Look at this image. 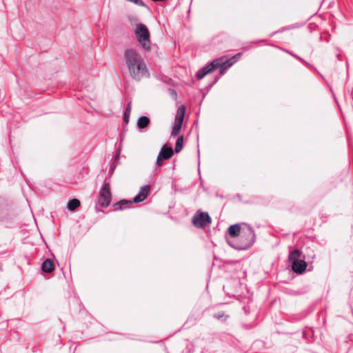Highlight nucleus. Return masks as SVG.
Here are the masks:
<instances>
[{
	"label": "nucleus",
	"instance_id": "nucleus-1",
	"mask_svg": "<svg viewBox=\"0 0 353 353\" xmlns=\"http://www.w3.org/2000/svg\"><path fill=\"white\" fill-rule=\"evenodd\" d=\"M124 59L131 77L140 81L149 77L150 73L141 55L135 50L130 48L124 52Z\"/></svg>",
	"mask_w": 353,
	"mask_h": 353
},
{
	"label": "nucleus",
	"instance_id": "nucleus-2",
	"mask_svg": "<svg viewBox=\"0 0 353 353\" xmlns=\"http://www.w3.org/2000/svg\"><path fill=\"white\" fill-rule=\"evenodd\" d=\"M241 54H237L236 55L232 57L229 59L225 60L224 57H221L219 59H215L212 61L209 65L205 67L201 68L196 72V77L198 79H201L206 74L211 73L216 68L220 69V73L224 74L225 71L232 66L234 63L236 61L237 57H239Z\"/></svg>",
	"mask_w": 353,
	"mask_h": 353
},
{
	"label": "nucleus",
	"instance_id": "nucleus-3",
	"mask_svg": "<svg viewBox=\"0 0 353 353\" xmlns=\"http://www.w3.org/2000/svg\"><path fill=\"white\" fill-rule=\"evenodd\" d=\"M241 54H237L236 55L232 57L229 59L225 60L224 57H221L219 59H215L212 61L209 65L205 67L201 68L196 72V77L198 79H201L206 74L211 73L216 68L220 69V73L224 74L225 71L232 66L234 63L236 61L237 57H239Z\"/></svg>",
	"mask_w": 353,
	"mask_h": 353
},
{
	"label": "nucleus",
	"instance_id": "nucleus-4",
	"mask_svg": "<svg viewBox=\"0 0 353 353\" xmlns=\"http://www.w3.org/2000/svg\"><path fill=\"white\" fill-rule=\"evenodd\" d=\"M228 234L231 237H236L239 234L241 238L245 237V241L239 247L241 250H247L251 247L254 241V232L249 228L245 232H241V227L239 224L230 225L228 228Z\"/></svg>",
	"mask_w": 353,
	"mask_h": 353
},
{
	"label": "nucleus",
	"instance_id": "nucleus-5",
	"mask_svg": "<svg viewBox=\"0 0 353 353\" xmlns=\"http://www.w3.org/2000/svg\"><path fill=\"white\" fill-rule=\"evenodd\" d=\"M136 39L140 46L145 50H150V33L145 24L137 23L134 30Z\"/></svg>",
	"mask_w": 353,
	"mask_h": 353
},
{
	"label": "nucleus",
	"instance_id": "nucleus-6",
	"mask_svg": "<svg viewBox=\"0 0 353 353\" xmlns=\"http://www.w3.org/2000/svg\"><path fill=\"white\" fill-rule=\"evenodd\" d=\"M150 190V185H144L141 188L138 194L134 198L133 201L121 200L114 204V210H123L126 208L129 205L132 203H137L144 201L148 196Z\"/></svg>",
	"mask_w": 353,
	"mask_h": 353
},
{
	"label": "nucleus",
	"instance_id": "nucleus-7",
	"mask_svg": "<svg viewBox=\"0 0 353 353\" xmlns=\"http://www.w3.org/2000/svg\"><path fill=\"white\" fill-rule=\"evenodd\" d=\"M299 251L295 250L289 255V260L292 262V268L294 272L298 274L303 273L307 267L306 263L303 260H299Z\"/></svg>",
	"mask_w": 353,
	"mask_h": 353
},
{
	"label": "nucleus",
	"instance_id": "nucleus-8",
	"mask_svg": "<svg viewBox=\"0 0 353 353\" xmlns=\"http://www.w3.org/2000/svg\"><path fill=\"white\" fill-rule=\"evenodd\" d=\"M112 200V194L110 191V185L105 182L101 188L98 197L99 204L102 207H108Z\"/></svg>",
	"mask_w": 353,
	"mask_h": 353
},
{
	"label": "nucleus",
	"instance_id": "nucleus-9",
	"mask_svg": "<svg viewBox=\"0 0 353 353\" xmlns=\"http://www.w3.org/2000/svg\"><path fill=\"white\" fill-rule=\"evenodd\" d=\"M185 112V106L181 105L178 108L177 112H176V114L175 120H174V127L172 130V136L176 137L179 134V133L181 129L182 123L184 119Z\"/></svg>",
	"mask_w": 353,
	"mask_h": 353
},
{
	"label": "nucleus",
	"instance_id": "nucleus-10",
	"mask_svg": "<svg viewBox=\"0 0 353 353\" xmlns=\"http://www.w3.org/2000/svg\"><path fill=\"white\" fill-rule=\"evenodd\" d=\"M212 220L207 212H197L192 218V223L196 228H203L211 223Z\"/></svg>",
	"mask_w": 353,
	"mask_h": 353
},
{
	"label": "nucleus",
	"instance_id": "nucleus-11",
	"mask_svg": "<svg viewBox=\"0 0 353 353\" xmlns=\"http://www.w3.org/2000/svg\"><path fill=\"white\" fill-rule=\"evenodd\" d=\"M173 150L172 148H168L166 145H163L160 150L157 159V164L161 166L163 163V160L168 159L173 155Z\"/></svg>",
	"mask_w": 353,
	"mask_h": 353
},
{
	"label": "nucleus",
	"instance_id": "nucleus-12",
	"mask_svg": "<svg viewBox=\"0 0 353 353\" xmlns=\"http://www.w3.org/2000/svg\"><path fill=\"white\" fill-rule=\"evenodd\" d=\"M54 269V264L50 259H46L44 261L42 265V270L47 273L52 272Z\"/></svg>",
	"mask_w": 353,
	"mask_h": 353
},
{
	"label": "nucleus",
	"instance_id": "nucleus-13",
	"mask_svg": "<svg viewBox=\"0 0 353 353\" xmlns=\"http://www.w3.org/2000/svg\"><path fill=\"white\" fill-rule=\"evenodd\" d=\"M150 123V119L148 117L142 116L137 120V127L139 129H143L146 128Z\"/></svg>",
	"mask_w": 353,
	"mask_h": 353
},
{
	"label": "nucleus",
	"instance_id": "nucleus-14",
	"mask_svg": "<svg viewBox=\"0 0 353 353\" xmlns=\"http://www.w3.org/2000/svg\"><path fill=\"white\" fill-rule=\"evenodd\" d=\"M81 205L80 201L77 199H73L68 203V208L70 210L74 211Z\"/></svg>",
	"mask_w": 353,
	"mask_h": 353
},
{
	"label": "nucleus",
	"instance_id": "nucleus-15",
	"mask_svg": "<svg viewBox=\"0 0 353 353\" xmlns=\"http://www.w3.org/2000/svg\"><path fill=\"white\" fill-rule=\"evenodd\" d=\"M321 121V117L319 114L318 110L316 108H313V124L317 127Z\"/></svg>",
	"mask_w": 353,
	"mask_h": 353
},
{
	"label": "nucleus",
	"instance_id": "nucleus-16",
	"mask_svg": "<svg viewBox=\"0 0 353 353\" xmlns=\"http://www.w3.org/2000/svg\"><path fill=\"white\" fill-rule=\"evenodd\" d=\"M183 144V137L181 136L177 139L176 142L175 152L176 153L179 152L182 150Z\"/></svg>",
	"mask_w": 353,
	"mask_h": 353
},
{
	"label": "nucleus",
	"instance_id": "nucleus-17",
	"mask_svg": "<svg viewBox=\"0 0 353 353\" xmlns=\"http://www.w3.org/2000/svg\"><path fill=\"white\" fill-rule=\"evenodd\" d=\"M130 112H131V103H130L128 104V105L126 107V109H125V111L124 113V117H123V120H124L125 123H128L129 122Z\"/></svg>",
	"mask_w": 353,
	"mask_h": 353
},
{
	"label": "nucleus",
	"instance_id": "nucleus-18",
	"mask_svg": "<svg viewBox=\"0 0 353 353\" xmlns=\"http://www.w3.org/2000/svg\"><path fill=\"white\" fill-rule=\"evenodd\" d=\"M224 316V314L223 312L222 313H218V314H215L214 315V317L217 319H220L221 318H222L223 316Z\"/></svg>",
	"mask_w": 353,
	"mask_h": 353
}]
</instances>
